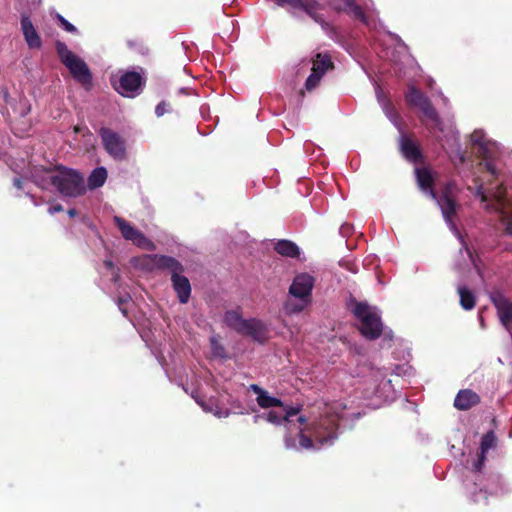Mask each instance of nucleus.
I'll return each instance as SVG.
<instances>
[{"instance_id":"11","label":"nucleus","mask_w":512,"mask_h":512,"mask_svg":"<svg viewBox=\"0 0 512 512\" xmlns=\"http://www.w3.org/2000/svg\"><path fill=\"white\" fill-rule=\"evenodd\" d=\"M337 423L333 418L322 417L309 428L311 435L320 445L332 444L337 438Z\"/></svg>"},{"instance_id":"5","label":"nucleus","mask_w":512,"mask_h":512,"mask_svg":"<svg viewBox=\"0 0 512 512\" xmlns=\"http://www.w3.org/2000/svg\"><path fill=\"white\" fill-rule=\"evenodd\" d=\"M476 196L480 197L482 202H492L488 207L499 213L505 234L512 236V200L505 196L503 186L499 185L497 191L489 194L481 184L477 187Z\"/></svg>"},{"instance_id":"37","label":"nucleus","mask_w":512,"mask_h":512,"mask_svg":"<svg viewBox=\"0 0 512 512\" xmlns=\"http://www.w3.org/2000/svg\"><path fill=\"white\" fill-rule=\"evenodd\" d=\"M486 461V455L479 453L477 461L473 464L474 471L481 472Z\"/></svg>"},{"instance_id":"30","label":"nucleus","mask_w":512,"mask_h":512,"mask_svg":"<svg viewBox=\"0 0 512 512\" xmlns=\"http://www.w3.org/2000/svg\"><path fill=\"white\" fill-rule=\"evenodd\" d=\"M308 301L291 300L288 299L283 304V310L287 315H293L302 312L305 307L309 304Z\"/></svg>"},{"instance_id":"29","label":"nucleus","mask_w":512,"mask_h":512,"mask_svg":"<svg viewBox=\"0 0 512 512\" xmlns=\"http://www.w3.org/2000/svg\"><path fill=\"white\" fill-rule=\"evenodd\" d=\"M457 291L460 296L461 307L464 310H472L476 304V299L473 292L464 286L458 287Z\"/></svg>"},{"instance_id":"9","label":"nucleus","mask_w":512,"mask_h":512,"mask_svg":"<svg viewBox=\"0 0 512 512\" xmlns=\"http://www.w3.org/2000/svg\"><path fill=\"white\" fill-rule=\"evenodd\" d=\"M405 99L409 106L418 108L426 119L433 123L439 122V115L431 100L420 89L414 86L409 87Z\"/></svg>"},{"instance_id":"25","label":"nucleus","mask_w":512,"mask_h":512,"mask_svg":"<svg viewBox=\"0 0 512 512\" xmlns=\"http://www.w3.org/2000/svg\"><path fill=\"white\" fill-rule=\"evenodd\" d=\"M274 250L278 254H280L284 257H290V258H296L300 254L299 247L294 242H292L290 240H286V239L279 240L275 244Z\"/></svg>"},{"instance_id":"46","label":"nucleus","mask_w":512,"mask_h":512,"mask_svg":"<svg viewBox=\"0 0 512 512\" xmlns=\"http://www.w3.org/2000/svg\"><path fill=\"white\" fill-rule=\"evenodd\" d=\"M74 131H75L76 133H78V132L80 131V128H79L78 126H76V127L74 128Z\"/></svg>"},{"instance_id":"31","label":"nucleus","mask_w":512,"mask_h":512,"mask_svg":"<svg viewBox=\"0 0 512 512\" xmlns=\"http://www.w3.org/2000/svg\"><path fill=\"white\" fill-rule=\"evenodd\" d=\"M497 438L493 430L485 433L480 442V453L485 454L489 451V449L496 446Z\"/></svg>"},{"instance_id":"41","label":"nucleus","mask_w":512,"mask_h":512,"mask_svg":"<svg viewBox=\"0 0 512 512\" xmlns=\"http://www.w3.org/2000/svg\"><path fill=\"white\" fill-rule=\"evenodd\" d=\"M13 185H14L17 189H19V190H20V189H22V188H23V182H22L21 178H18V177L14 178V180H13Z\"/></svg>"},{"instance_id":"8","label":"nucleus","mask_w":512,"mask_h":512,"mask_svg":"<svg viewBox=\"0 0 512 512\" xmlns=\"http://www.w3.org/2000/svg\"><path fill=\"white\" fill-rule=\"evenodd\" d=\"M472 142L477 146V155L482 158L483 162H480V166H483L484 169L493 177H497V170L493 163V159L497 155V145L494 142L484 140L482 135L474 132L472 134Z\"/></svg>"},{"instance_id":"16","label":"nucleus","mask_w":512,"mask_h":512,"mask_svg":"<svg viewBox=\"0 0 512 512\" xmlns=\"http://www.w3.org/2000/svg\"><path fill=\"white\" fill-rule=\"evenodd\" d=\"M99 135L103 142L105 150L115 159H123L125 157V146L121 137L110 128H101Z\"/></svg>"},{"instance_id":"10","label":"nucleus","mask_w":512,"mask_h":512,"mask_svg":"<svg viewBox=\"0 0 512 512\" xmlns=\"http://www.w3.org/2000/svg\"><path fill=\"white\" fill-rule=\"evenodd\" d=\"M399 130L398 148L403 158L414 164L423 163L424 155L415 135L413 133H406L402 129Z\"/></svg>"},{"instance_id":"18","label":"nucleus","mask_w":512,"mask_h":512,"mask_svg":"<svg viewBox=\"0 0 512 512\" xmlns=\"http://www.w3.org/2000/svg\"><path fill=\"white\" fill-rule=\"evenodd\" d=\"M21 30L30 49H40L42 47L41 37L27 14L21 15Z\"/></svg>"},{"instance_id":"26","label":"nucleus","mask_w":512,"mask_h":512,"mask_svg":"<svg viewBox=\"0 0 512 512\" xmlns=\"http://www.w3.org/2000/svg\"><path fill=\"white\" fill-rule=\"evenodd\" d=\"M296 422H297L296 426H293V427L297 430L300 446L304 449L313 448L312 438L308 435H305L304 432H305L306 428H302V426L307 423V418L300 415L297 417Z\"/></svg>"},{"instance_id":"36","label":"nucleus","mask_w":512,"mask_h":512,"mask_svg":"<svg viewBox=\"0 0 512 512\" xmlns=\"http://www.w3.org/2000/svg\"><path fill=\"white\" fill-rule=\"evenodd\" d=\"M170 105L165 102V101H161L155 108V114L157 117H161L163 116L166 112H168V107Z\"/></svg>"},{"instance_id":"28","label":"nucleus","mask_w":512,"mask_h":512,"mask_svg":"<svg viewBox=\"0 0 512 512\" xmlns=\"http://www.w3.org/2000/svg\"><path fill=\"white\" fill-rule=\"evenodd\" d=\"M107 179V170L104 167L95 168L89 175L87 184L93 190L104 185Z\"/></svg>"},{"instance_id":"22","label":"nucleus","mask_w":512,"mask_h":512,"mask_svg":"<svg viewBox=\"0 0 512 512\" xmlns=\"http://www.w3.org/2000/svg\"><path fill=\"white\" fill-rule=\"evenodd\" d=\"M480 403V396L471 389L460 390L455 399L454 406L461 411H466Z\"/></svg>"},{"instance_id":"20","label":"nucleus","mask_w":512,"mask_h":512,"mask_svg":"<svg viewBox=\"0 0 512 512\" xmlns=\"http://www.w3.org/2000/svg\"><path fill=\"white\" fill-rule=\"evenodd\" d=\"M181 273L182 272L173 273V275H171V282L179 302L186 304L191 296V285L189 279L181 275Z\"/></svg>"},{"instance_id":"45","label":"nucleus","mask_w":512,"mask_h":512,"mask_svg":"<svg viewBox=\"0 0 512 512\" xmlns=\"http://www.w3.org/2000/svg\"><path fill=\"white\" fill-rule=\"evenodd\" d=\"M466 250H467V252H468V254H469L470 258H472V253H471V251L469 250V248H468V247H466Z\"/></svg>"},{"instance_id":"19","label":"nucleus","mask_w":512,"mask_h":512,"mask_svg":"<svg viewBox=\"0 0 512 512\" xmlns=\"http://www.w3.org/2000/svg\"><path fill=\"white\" fill-rule=\"evenodd\" d=\"M329 5L338 13L351 14L355 19L365 21V13L354 0H330Z\"/></svg>"},{"instance_id":"44","label":"nucleus","mask_w":512,"mask_h":512,"mask_svg":"<svg viewBox=\"0 0 512 512\" xmlns=\"http://www.w3.org/2000/svg\"><path fill=\"white\" fill-rule=\"evenodd\" d=\"M126 302V299H123V298H120L119 299V305H121L122 303Z\"/></svg>"},{"instance_id":"21","label":"nucleus","mask_w":512,"mask_h":512,"mask_svg":"<svg viewBox=\"0 0 512 512\" xmlns=\"http://www.w3.org/2000/svg\"><path fill=\"white\" fill-rule=\"evenodd\" d=\"M249 390L257 395L256 402L262 409L284 407V403L281 401V399L270 396L265 389L257 384H251L249 386Z\"/></svg>"},{"instance_id":"6","label":"nucleus","mask_w":512,"mask_h":512,"mask_svg":"<svg viewBox=\"0 0 512 512\" xmlns=\"http://www.w3.org/2000/svg\"><path fill=\"white\" fill-rule=\"evenodd\" d=\"M55 49L60 61L67 67L72 77L83 86L91 85L92 73L85 61L70 51L60 40L55 42Z\"/></svg>"},{"instance_id":"39","label":"nucleus","mask_w":512,"mask_h":512,"mask_svg":"<svg viewBox=\"0 0 512 512\" xmlns=\"http://www.w3.org/2000/svg\"><path fill=\"white\" fill-rule=\"evenodd\" d=\"M62 211H63V206L61 204H55V205L49 207V209H48V213L51 215L58 213V212H62Z\"/></svg>"},{"instance_id":"13","label":"nucleus","mask_w":512,"mask_h":512,"mask_svg":"<svg viewBox=\"0 0 512 512\" xmlns=\"http://www.w3.org/2000/svg\"><path fill=\"white\" fill-rule=\"evenodd\" d=\"M490 300L497 310V316L503 327L511 333L512 330V301L501 291L495 290L490 293Z\"/></svg>"},{"instance_id":"15","label":"nucleus","mask_w":512,"mask_h":512,"mask_svg":"<svg viewBox=\"0 0 512 512\" xmlns=\"http://www.w3.org/2000/svg\"><path fill=\"white\" fill-rule=\"evenodd\" d=\"M313 287L314 278L308 273H301L294 277L289 287V294L301 301L311 302Z\"/></svg>"},{"instance_id":"2","label":"nucleus","mask_w":512,"mask_h":512,"mask_svg":"<svg viewBox=\"0 0 512 512\" xmlns=\"http://www.w3.org/2000/svg\"><path fill=\"white\" fill-rule=\"evenodd\" d=\"M354 318L359 322L358 330L367 340H376L383 333V323L378 309L366 301H358L351 297L347 304Z\"/></svg>"},{"instance_id":"43","label":"nucleus","mask_w":512,"mask_h":512,"mask_svg":"<svg viewBox=\"0 0 512 512\" xmlns=\"http://www.w3.org/2000/svg\"><path fill=\"white\" fill-rule=\"evenodd\" d=\"M104 265L108 268V269H112L114 267L113 265V262L111 260H105L104 261Z\"/></svg>"},{"instance_id":"42","label":"nucleus","mask_w":512,"mask_h":512,"mask_svg":"<svg viewBox=\"0 0 512 512\" xmlns=\"http://www.w3.org/2000/svg\"><path fill=\"white\" fill-rule=\"evenodd\" d=\"M67 213H68V215H69L70 217H75V216H77V215H78L77 210H76V209H74V208L69 209V210L67 211Z\"/></svg>"},{"instance_id":"17","label":"nucleus","mask_w":512,"mask_h":512,"mask_svg":"<svg viewBox=\"0 0 512 512\" xmlns=\"http://www.w3.org/2000/svg\"><path fill=\"white\" fill-rule=\"evenodd\" d=\"M148 264L152 269L169 270L171 275L177 272H184L183 265L174 257L167 255H149L147 256Z\"/></svg>"},{"instance_id":"24","label":"nucleus","mask_w":512,"mask_h":512,"mask_svg":"<svg viewBox=\"0 0 512 512\" xmlns=\"http://www.w3.org/2000/svg\"><path fill=\"white\" fill-rule=\"evenodd\" d=\"M319 9H321V4L318 2V0H305L300 10L305 12L316 23L324 26L327 23L325 22L323 16L318 13Z\"/></svg>"},{"instance_id":"34","label":"nucleus","mask_w":512,"mask_h":512,"mask_svg":"<svg viewBox=\"0 0 512 512\" xmlns=\"http://www.w3.org/2000/svg\"><path fill=\"white\" fill-rule=\"evenodd\" d=\"M322 76H320L318 73H314L311 71V74L308 76L305 82V88L308 91L313 90L316 88L321 80Z\"/></svg>"},{"instance_id":"23","label":"nucleus","mask_w":512,"mask_h":512,"mask_svg":"<svg viewBox=\"0 0 512 512\" xmlns=\"http://www.w3.org/2000/svg\"><path fill=\"white\" fill-rule=\"evenodd\" d=\"M319 9H321V4L318 2V0H305L300 10L305 12L316 23L324 26L327 23L325 22L323 16L318 13Z\"/></svg>"},{"instance_id":"4","label":"nucleus","mask_w":512,"mask_h":512,"mask_svg":"<svg viewBox=\"0 0 512 512\" xmlns=\"http://www.w3.org/2000/svg\"><path fill=\"white\" fill-rule=\"evenodd\" d=\"M224 322L237 333L250 336L260 343H263L267 338V329L264 323L256 318L244 319L240 307L227 310L224 314Z\"/></svg>"},{"instance_id":"33","label":"nucleus","mask_w":512,"mask_h":512,"mask_svg":"<svg viewBox=\"0 0 512 512\" xmlns=\"http://www.w3.org/2000/svg\"><path fill=\"white\" fill-rule=\"evenodd\" d=\"M55 19L58 21V24L67 32L72 34H77L78 29L71 24L68 20H66L61 14L56 13Z\"/></svg>"},{"instance_id":"35","label":"nucleus","mask_w":512,"mask_h":512,"mask_svg":"<svg viewBox=\"0 0 512 512\" xmlns=\"http://www.w3.org/2000/svg\"><path fill=\"white\" fill-rule=\"evenodd\" d=\"M212 351L213 354L219 357H223L225 354V349L222 345H220L215 339H211Z\"/></svg>"},{"instance_id":"47","label":"nucleus","mask_w":512,"mask_h":512,"mask_svg":"<svg viewBox=\"0 0 512 512\" xmlns=\"http://www.w3.org/2000/svg\"><path fill=\"white\" fill-rule=\"evenodd\" d=\"M122 313H123L124 315H126V314H127V311H126L125 309H122Z\"/></svg>"},{"instance_id":"7","label":"nucleus","mask_w":512,"mask_h":512,"mask_svg":"<svg viewBox=\"0 0 512 512\" xmlns=\"http://www.w3.org/2000/svg\"><path fill=\"white\" fill-rule=\"evenodd\" d=\"M113 88L122 96L135 97L142 92L145 79L136 71H125L119 78L111 80Z\"/></svg>"},{"instance_id":"27","label":"nucleus","mask_w":512,"mask_h":512,"mask_svg":"<svg viewBox=\"0 0 512 512\" xmlns=\"http://www.w3.org/2000/svg\"><path fill=\"white\" fill-rule=\"evenodd\" d=\"M333 67L334 65L329 55L318 53L316 59L313 62L311 71L318 73L320 76H323L326 71L332 69Z\"/></svg>"},{"instance_id":"3","label":"nucleus","mask_w":512,"mask_h":512,"mask_svg":"<svg viewBox=\"0 0 512 512\" xmlns=\"http://www.w3.org/2000/svg\"><path fill=\"white\" fill-rule=\"evenodd\" d=\"M58 174H50L38 185L45 189L47 184L54 186L57 191L65 196L76 198L86 192L83 176L76 170L66 168L62 165L56 167Z\"/></svg>"},{"instance_id":"40","label":"nucleus","mask_w":512,"mask_h":512,"mask_svg":"<svg viewBox=\"0 0 512 512\" xmlns=\"http://www.w3.org/2000/svg\"><path fill=\"white\" fill-rule=\"evenodd\" d=\"M285 445L287 448H294L295 447V442L293 439H291V437H288L286 436L285 437Z\"/></svg>"},{"instance_id":"1","label":"nucleus","mask_w":512,"mask_h":512,"mask_svg":"<svg viewBox=\"0 0 512 512\" xmlns=\"http://www.w3.org/2000/svg\"><path fill=\"white\" fill-rule=\"evenodd\" d=\"M415 175L420 189L423 191H429L431 198L434 199L440 207L445 221L449 225H454L453 218L458 207L457 184L454 181H449L441 187L440 192H437L433 189L434 178L428 168H416Z\"/></svg>"},{"instance_id":"14","label":"nucleus","mask_w":512,"mask_h":512,"mask_svg":"<svg viewBox=\"0 0 512 512\" xmlns=\"http://www.w3.org/2000/svg\"><path fill=\"white\" fill-rule=\"evenodd\" d=\"M113 220L124 239L132 241L140 248H150L153 246L151 240L122 217L114 216Z\"/></svg>"},{"instance_id":"12","label":"nucleus","mask_w":512,"mask_h":512,"mask_svg":"<svg viewBox=\"0 0 512 512\" xmlns=\"http://www.w3.org/2000/svg\"><path fill=\"white\" fill-rule=\"evenodd\" d=\"M282 408V412L278 411H268L264 412L262 414L255 416V422L258 419L266 420L269 423H272L274 425H282L285 424L288 430L292 429V426H296V423L293 420V417L297 416L300 411L301 407H288L284 404V407Z\"/></svg>"},{"instance_id":"38","label":"nucleus","mask_w":512,"mask_h":512,"mask_svg":"<svg viewBox=\"0 0 512 512\" xmlns=\"http://www.w3.org/2000/svg\"><path fill=\"white\" fill-rule=\"evenodd\" d=\"M385 110H386V114L388 115V117L390 119L394 120L395 118L399 117L398 113L396 112L394 106L391 103H388L386 105Z\"/></svg>"},{"instance_id":"32","label":"nucleus","mask_w":512,"mask_h":512,"mask_svg":"<svg viewBox=\"0 0 512 512\" xmlns=\"http://www.w3.org/2000/svg\"><path fill=\"white\" fill-rule=\"evenodd\" d=\"M127 46L130 49L135 50L136 52H138L142 55L147 54L149 51L148 47L145 45V43L141 39L127 40Z\"/></svg>"}]
</instances>
